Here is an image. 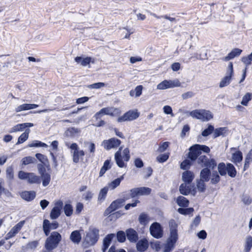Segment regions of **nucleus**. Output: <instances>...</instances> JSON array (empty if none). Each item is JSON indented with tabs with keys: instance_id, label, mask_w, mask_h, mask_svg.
Segmentation results:
<instances>
[{
	"instance_id": "1",
	"label": "nucleus",
	"mask_w": 252,
	"mask_h": 252,
	"mask_svg": "<svg viewBox=\"0 0 252 252\" xmlns=\"http://www.w3.org/2000/svg\"><path fill=\"white\" fill-rule=\"evenodd\" d=\"M189 151L188 153L189 159L184 160L180 165L181 168L184 170L189 169L192 162L195 161L202 152L209 153L210 149L209 147L204 145L195 144L189 148Z\"/></svg>"
},
{
	"instance_id": "2",
	"label": "nucleus",
	"mask_w": 252,
	"mask_h": 252,
	"mask_svg": "<svg viewBox=\"0 0 252 252\" xmlns=\"http://www.w3.org/2000/svg\"><path fill=\"white\" fill-rule=\"evenodd\" d=\"M61 239L62 236L59 233L52 232L45 241V247L46 250L50 251L57 248Z\"/></svg>"
},
{
	"instance_id": "3",
	"label": "nucleus",
	"mask_w": 252,
	"mask_h": 252,
	"mask_svg": "<svg viewBox=\"0 0 252 252\" xmlns=\"http://www.w3.org/2000/svg\"><path fill=\"white\" fill-rule=\"evenodd\" d=\"M218 171L220 175L225 176L227 173L231 178H234L236 176L237 171L234 165L228 163L225 165L223 162L220 163L218 167Z\"/></svg>"
},
{
	"instance_id": "4",
	"label": "nucleus",
	"mask_w": 252,
	"mask_h": 252,
	"mask_svg": "<svg viewBox=\"0 0 252 252\" xmlns=\"http://www.w3.org/2000/svg\"><path fill=\"white\" fill-rule=\"evenodd\" d=\"M123 147H120L119 150L115 154V159L118 166L121 168L124 167L126 164L123 160V158L126 161H128L130 159L129 151L127 148H125L123 152V156H122V150Z\"/></svg>"
},
{
	"instance_id": "5",
	"label": "nucleus",
	"mask_w": 252,
	"mask_h": 252,
	"mask_svg": "<svg viewBox=\"0 0 252 252\" xmlns=\"http://www.w3.org/2000/svg\"><path fill=\"white\" fill-rule=\"evenodd\" d=\"M18 176L20 180H26L30 184H39L41 183L40 177L32 172L20 171Z\"/></svg>"
},
{
	"instance_id": "6",
	"label": "nucleus",
	"mask_w": 252,
	"mask_h": 252,
	"mask_svg": "<svg viewBox=\"0 0 252 252\" xmlns=\"http://www.w3.org/2000/svg\"><path fill=\"white\" fill-rule=\"evenodd\" d=\"M189 115L193 118L202 121H208L212 119L213 116L210 111L204 109H196L189 112Z\"/></svg>"
},
{
	"instance_id": "7",
	"label": "nucleus",
	"mask_w": 252,
	"mask_h": 252,
	"mask_svg": "<svg viewBox=\"0 0 252 252\" xmlns=\"http://www.w3.org/2000/svg\"><path fill=\"white\" fill-rule=\"evenodd\" d=\"M65 145L67 146L71 150V154L72 156V160L74 163L79 162L80 158H81L85 155V152L82 150H79L78 145L76 143L71 144L69 146L68 143H66Z\"/></svg>"
},
{
	"instance_id": "8",
	"label": "nucleus",
	"mask_w": 252,
	"mask_h": 252,
	"mask_svg": "<svg viewBox=\"0 0 252 252\" xmlns=\"http://www.w3.org/2000/svg\"><path fill=\"white\" fill-rule=\"evenodd\" d=\"M99 238V230L96 228H90L85 238V243L88 246L94 245Z\"/></svg>"
},
{
	"instance_id": "9",
	"label": "nucleus",
	"mask_w": 252,
	"mask_h": 252,
	"mask_svg": "<svg viewBox=\"0 0 252 252\" xmlns=\"http://www.w3.org/2000/svg\"><path fill=\"white\" fill-rule=\"evenodd\" d=\"M121 111L119 109L114 107H105L102 108L99 111L97 112L94 116V118L96 120L100 119L103 115H110L111 116H115L119 115Z\"/></svg>"
},
{
	"instance_id": "10",
	"label": "nucleus",
	"mask_w": 252,
	"mask_h": 252,
	"mask_svg": "<svg viewBox=\"0 0 252 252\" xmlns=\"http://www.w3.org/2000/svg\"><path fill=\"white\" fill-rule=\"evenodd\" d=\"M197 163L202 167L214 169L217 165L216 160L213 159H209L206 156H199L197 159Z\"/></svg>"
},
{
	"instance_id": "11",
	"label": "nucleus",
	"mask_w": 252,
	"mask_h": 252,
	"mask_svg": "<svg viewBox=\"0 0 252 252\" xmlns=\"http://www.w3.org/2000/svg\"><path fill=\"white\" fill-rule=\"evenodd\" d=\"M233 74V66L232 62H230L228 64L226 76H224L220 82L219 87L223 88L228 86L231 81L232 76Z\"/></svg>"
},
{
	"instance_id": "12",
	"label": "nucleus",
	"mask_w": 252,
	"mask_h": 252,
	"mask_svg": "<svg viewBox=\"0 0 252 252\" xmlns=\"http://www.w3.org/2000/svg\"><path fill=\"white\" fill-rule=\"evenodd\" d=\"M150 231L151 235L155 238L159 239L163 236V229L158 222L153 223L150 227Z\"/></svg>"
},
{
	"instance_id": "13",
	"label": "nucleus",
	"mask_w": 252,
	"mask_h": 252,
	"mask_svg": "<svg viewBox=\"0 0 252 252\" xmlns=\"http://www.w3.org/2000/svg\"><path fill=\"white\" fill-rule=\"evenodd\" d=\"M139 116L137 111L129 110L125 113L123 116L117 119V122L122 123L126 121H131L136 119Z\"/></svg>"
},
{
	"instance_id": "14",
	"label": "nucleus",
	"mask_w": 252,
	"mask_h": 252,
	"mask_svg": "<svg viewBox=\"0 0 252 252\" xmlns=\"http://www.w3.org/2000/svg\"><path fill=\"white\" fill-rule=\"evenodd\" d=\"M121 143V140L116 138H111L109 140H105L102 143V146L107 150L118 147Z\"/></svg>"
},
{
	"instance_id": "15",
	"label": "nucleus",
	"mask_w": 252,
	"mask_h": 252,
	"mask_svg": "<svg viewBox=\"0 0 252 252\" xmlns=\"http://www.w3.org/2000/svg\"><path fill=\"white\" fill-rule=\"evenodd\" d=\"M24 223V220L20 221L19 222L16 224L14 227H13L9 231V232L6 235V236L5 237V240H8L15 236L21 229Z\"/></svg>"
},
{
	"instance_id": "16",
	"label": "nucleus",
	"mask_w": 252,
	"mask_h": 252,
	"mask_svg": "<svg viewBox=\"0 0 252 252\" xmlns=\"http://www.w3.org/2000/svg\"><path fill=\"white\" fill-rule=\"evenodd\" d=\"M63 205V203L61 200H59L56 203L55 207L52 209L50 213V217L52 219H56L60 216Z\"/></svg>"
},
{
	"instance_id": "17",
	"label": "nucleus",
	"mask_w": 252,
	"mask_h": 252,
	"mask_svg": "<svg viewBox=\"0 0 252 252\" xmlns=\"http://www.w3.org/2000/svg\"><path fill=\"white\" fill-rule=\"evenodd\" d=\"M124 202L125 199H118L114 201L106 210L105 213L106 215L111 213L112 212L122 206L124 205Z\"/></svg>"
},
{
	"instance_id": "18",
	"label": "nucleus",
	"mask_w": 252,
	"mask_h": 252,
	"mask_svg": "<svg viewBox=\"0 0 252 252\" xmlns=\"http://www.w3.org/2000/svg\"><path fill=\"white\" fill-rule=\"evenodd\" d=\"M169 227L170 229L169 237L175 239H178L177 233L178 224L174 220H171L169 221Z\"/></svg>"
},
{
	"instance_id": "19",
	"label": "nucleus",
	"mask_w": 252,
	"mask_h": 252,
	"mask_svg": "<svg viewBox=\"0 0 252 252\" xmlns=\"http://www.w3.org/2000/svg\"><path fill=\"white\" fill-rule=\"evenodd\" d=\"M33 126V124L31 123H25L22 124H19L13 126L9 130V132L13 133L17 131H20L24 130L26 127H32Z\"/></svg>"
},
{
	"instance_id": "20",
	"label": "nucleus",
	"mask_w": 252,
	"mask_h": 252,
	"mask_svg": "<svg viewBox=\"0 0 252 252\" xmlns=\"http://www.w3.org/2000/svg\"><path fill=\"white\" fill-rule=\"evenodd\" d=\"M21 198L30 202L33 200L36 196V192L34 191H23L20 193Z\"/></svg>"
},
{
	"instance_id": "21",
	"label": "nucleus",
	"mask_w": 252,
	"mask_h": 252,
	"mask_svg": "<svg viewBox=\"0 0 252 252\" xmlns=\"http://www.w3.org/2000/svg\"><path fill=\"white\" fill-rule=\"evenodd\" d=\"M115 235L113 233H111L107 235L103 240V245L102 248V252H106L110 244L112 239L115 237Z\"/></svg>"
},
{
	"instance_id": "22",
	"label": "nucleus",
	"mask_w": 252,
	"mask_h": 252,
	"mask_svg": "<svg viewBox=\"0 0 252 252\" xmlns=\"http://www.w3.org/2000/svg\"><path fill=\"white\" fill-rule=\"evenodd\" d=\"M126 237L127 239L130 242L135 243L138 239V234L137 232L132 228H129L126 230Z\"/></svg>"
},
{
	"instance_id": "23",
	"label": "nucleus",
	"mask_w": 252,
	"mask_h": 252,
	"mask_svg": "<svg viewBox=\"0 0 252 252\" xmlns=\"http://www.w3.org/2000/svg\"><path fill=\"white\" fill-rule=\"evenodd\" d=\"M177 240V239L169 237L167 240L166 243L164 245L163 252H171L174 248L175 244Z\"/></svg>"
},
{
	"instance_id": "24",
	"label": "nucleus",
	"mask_w": 252,
	"mask_h": 252,
	"mask_svg": "<svg viewBox=\"0 0 252 252\" xmlns=\"http://www.w3.org/2000/svg\"><path fill=\"white\" fill-rule=\"evenodd\" d=\"M242 52V50L241 49L239 48H234L227 55V56L223 59V60L224 61H228L234 59L235 57L239 56Z\"/></svg>"
},
{
	"instance_id": "25",
	"label": "nucleus",
	"mask_w": 252,
	"mask_h": 252,
	"mask_svg": "<svg viewBox=\"0 0 252 252\" xmlns=\"http://www.w3.org/2000/svg\"><path fill=\"white\" fill-rule=\"evenodd\" d=\"M38 107V105L35 104L24 103L20 105L15 108L16 112H19L22 111L33 109Z\"/></svg>"
},
{
	"instance_id": "26",
	"label": "nucleus",
	"mask_w": 252,
	"mask_h": 252,
	"mask_svg": "<svg viewBox=\"0 0 252 252\" xmlns=\"http://www.w3.org/2000/svg\"><path fill=\"white\" fill-rule=\"evenodd\" d=\"M194 178V173L191 171L187 170L183 173L182 180L186 184L191 183Z\"/></svg>"
},
{
	"instance_id": "27",
	"label": "nucleus",
	"mask_w": 252,
	"mask_h": 252,
	"mask_svg": "<svg viewBox=\"0 0 252 252\" xmlns=\"http://www.w3.org/2000/svg\"><path fill=\"white\" fill-rule=\"evenodd\" d=\"M148 247V242L146 239L139 240L136 244V248L138 251L144 252Z\"/></svg>"
},
{
	"instance_id": "28",
	"label": "nucleus",
	"mask_w": 252,
	"mask_h": 252,
	"mask_svg": "<svg viewBox=\"0 0 252 252\" xmlns=\"http://www.w3.org/2000/svg\"><path fill=\"white\" fill-rule=\"evenodd\" d=\"M211 171L208 168H204L200 172V177L201 180L208 182L209 181Z\"/></svg>"
},
{
	"instance_id": "29",
	"label": "nucleus",
	"mask_w": 252,
	"mask_h": 252,
	"mask_svg": "<svg viewBox=\"0 0 252 252\" xmlns=\"http://www.w3.org/2000/svg\"><path fill=\"white\" fill-rule=\"evenodd\" d=\"M75 61L77 63L85 66L90 64L92 61V58L91 57L83 58L81 57H76L75 58Z\"/></svg>"
},
{
	"instance_id": "30",
	"label": "nucleus",
	"mask_w": 252,
	"mask_h": 252,
	"mask_svg": "<svg viewBox=\"0 0 252 252\" xmlns=\"http://www.w3.org/2000/svg\"><path fill=\"white\" fill-rule=\"evenodd\" d=\"M124 178V175H122L120 177L118 178L109 183L107 187L110 189H114L120 185L121 181L123 180Z\"/></svg>"
},
{
	"instance_id": "31",
	"label": "nucleus",
	"mask_w": 252,
	"mask_h": 252,
	"mask_svg": "<svg viewBox=\"0 0 252 252\" xmlns=\"http://www.w3.org/2000/svg\"><path fill=\"white\" fill-rule=\"evenodd\" d=\"M70 239L74 243L78 244L81 240V236L78 230H75L71 232Z\"/></svg>"
},
{
	"instance_id": "32",
	"label": "nucleus",
	"mask_w": 252,
	"mask_h": 252,
	"mask_svg": "<svg viewBox=\"0 0 252 252\" xmlns=\"http://www.w3.org/2000/svg\"><path fill=\"white\" fill-rule=\"evenodd\" d=\"M227 129L226 127H219L218 128H214L213 131V138H216L220 136H224L225 133L227 132Z\"/></svg>"
},
{
	"instance_id": "33",
	"label": "nucleus",
	"mask_w": 252,
	"mask_h": 252,
	"mask_svg": "<svg viewBox=\"0 0 252 252\" xmlns=\"http://www.w3.org/2000/svg\"><path fill=\"white\" fill-rule=\"evenodd\" d=\"M232 161L236 164L237 163H240L243 159L242 153L240 151H237L233 153L232 156Z\"/></svg>"
},
{
	"instance_id": "34",
	"label": "nucleus",
	"mask_w": 252,
	"mask_h": 252,
	"mask_svg": "<svg viewBox=\"0 0 252 252\" xmlns=\"http://www.w3.org/2000/svg\"><path fill=\"white\" fill-rule=\"evenodd\" d=\"M30 132V129L28 128L26 129L25 131L23 132L18 138V141L16 143V145H18L23 143L26 141L29 137V135Z\"/></svg>"
},
{
	"instance_id": "35",
	"label": "nucleus",
	"mask_w": 252,
	"mask_h": 252,
	"mask_svg": "<svg viewBox=\"0 0 252 252\" xmlns=\"http://www.w3.org/2000/svg\"><path fill=\"white\" fill-rule=\"evenodd\" d=\"M35 157L42 163L46 166L48 170L50 169V165L48 164V159L45 156L41 154L37 153L35 155Z\"/></svg>"
},
{
	"instance_id": "36",
	"label": "nucleus",
	"mask_w": 252,
	"mask_h": 252,
	"mask_svg": "<svg viewBox=\"0 0 252 252\" xmlns=\"http://www.w3.org/2000/svg\"><path fill=\"white\" fill-rule=\"evenodd\" d=\"M252 161V150H251L246 155L245 164L244 165V171H246L248 169L250 166V164Z\"/></svg>"
},
{
	"instance_id": "37",
	"label": "nucleus",
	"mask_w": 252,
	"mask_h": 252,
	"mask_svg": "<svg viewBox=\"0 0 252 252\" xmlns=\"http://www.w3.org/2000/svg\"><path fill=\"white\" fill-rule=\"evenodd\" d=\"M177 204L181 207H186L189 206V200L184 196H180L177 199Z\"/></svg>"
},
{
	"instance_id": "38",
	"label": "nucleus",
	"mask_w": 252,
	"mask_h": 252,
	"mask_svg": "<svg viewBox=\"0 0 252 252\" xmlns=\"http://www.w3.org/2000/svg\"><path fill=\"white\" fill-rule=\"evenodd\" d=\"M40 180H42V185L43 187L47 186L51 181V175L49 173H47L40 175Z\"/></svg>"
},
{
	"instance_id": "39",
	"label": "nucleus",
	"mask_w": 252,
	"mask_h": 252,
	"mask_svg": "<svg viewBox=\"0 0 252 252\" xmlns=\"http://www.w3.org/2000/svg\"><path fill=\"white\" fill-rule=\"evenodd\" d=\"M111 168L110 160L107 159L104 162L103 165L100 169L99 172V176H102L106 171Z\"/></svg>"
},
{
	"instance_id": "40",
	"label": "nucleus",
	"mask_w": 252,
	"mask_h": 252,
	"mask_svg": "<svg viewBox=\"0 0 252 252\" xmlns=\"http://www.w3.org/2000/svg\"><path fill=\"white\" fill-rule=\"evenodd\" d=\"M138 220L141 224L146 225L149 221V217L147 214L143 213L139 215Z\"/></svg>"
},
{
	"instance_id": "41",
	"label": "nucleus",
	"mask_w": 252,
	"mask_h": 252,
	"mask_svg": "<svg viewBox=\"0 0 252 252\" xmlns=\"http://www.w3.org/2000/svg\"><path fill=\"white\" fill-rule=\"evenodd\" d=\"M36 161V159L32 157L28 156L23 158L22 159V165H27L31 163H34Z\"/></svg>"
},
{
	"instance_id": "42",
	"label": "nucleus",
	"mask_w": 252,
	"mask_h": 252,
	"mask_svg": "<svg viewBox=\"0 0 252 252\" xmlns=\"http://www.w3.org/2000/svg\"><path fill=\"white\" fill-rule=\"evenodd\" d=\"M6 177L10 181H12L14 179V167L12 165L6 168Z\"/></svg>"
},
{
	"instance_id": "43",
	"label": "nucleus",
	"mask_w": 252,
	"mask_h": 252,
	"mask_svg": "<svg viewBox=\"0 0 252 252\" xmlns=\"http://www.w3.org/2000/svg\"><path fill=\"white\" fill-rule=\"evenodd\" d=\"M179 191L180 193L183 195H187L189 193L190 189L187 184L184 183L182 184L179 188Z\"/></svg>"
},
{
	"instance_id": "44",
	"label": "nucleus",
	"mask_w": 252,
	"mask_h": 252,
	"mask_svg": "<svg viewBox=\"0 0 252 252\" xmlns=\"http://www.w3.org/2000/svg\"><path fill=\"white\" fill-rule=\"evenodd\" d=\"M214 127L211 125H209L208 127L202 131L201 135L204 137L208 136L213 132Z\"/></svg>"
},
{
	"instance_id": "45",
	"label": "nucleus",
	"mask_w": 252,
	"mask_h": 252,
	"mask_svg": "<svg viewBox=\"0 0 252 252\" xmlns=\"http://www.w3.org/2000/svg\"><path fill=\"white\" fill-rule=\"evenodd\" d=\"M43 224H44V225L48 226L49 228H50V229H55L59 226V224L56 221L50 223L49 220H44Z\"/></svg>"
},
{
	"instance_id": "46",
	"label": "nucleus",
	"mask_w": 252,
	"mask_h": 252,
	"mask_svg": "<svg viewBox=\"0 0 252 252\" xmlns=\"http://www.w3.org/2000/svg\"><path fill=\"white\" fill-rule=\"evenodd\" d=\"M252 247V237L250 236L247 237L245 243V252H249Z\"/></svg>"
},
{
	"instance_id": "47",
	"label": "nucleus",
	"mask_w": 252,
	"mask_h": 252,
	"mask_svg": "<svg viewBox=\"0 0 252 252\" xmlns=\"http://www.w3.org/2000/svg\"><path fill=\"white\" fill-rule=\"evenodd\" d=\"M241 61L245 64L246 67H248L251 64L252 61V52L248 56L242 58Z\"/></svg>"
},
{
	"instance_id": "48",
	"label": "nucleus",
	"mask_w": 252,
	"mask_h": 252,
	"mask_svg": "<svg viewBox=\"0 0 252 252\" xmlns=\"http://www.w3.org/2000/svg\"><path fill=\"white\" fill-rule=\"evenodd\" d=\"M252 98V94L250 93H246L243 97L241 103L245 106H247L249 101H250Z\"/></svg>"
},
{
	"instance_id": "49",
	"label": "nucleus",
	"mask_w": 252,
	"mask_h": 252,
	"mask_svg": "<svg viewBox=\"0 0 252 252\" xmlns=\"http://www.w3.org/2000/svg\"><path fill=\"white\" fill-rule=\"evenodd\" d=\"M63 211L65 215L67 217H69L73 213L72 206L69 204H66L63 207Z\"/></svg>"
},
{
	"instance_id": "50",
	"label": "nucleus",
	"mask_w": 252,
	"mask_h": 252,
	"mask_svg": "<svg viewBox=\"0 0 252 252\" xmlns=\"http://www.w3.org/2000/svg\"><path fill=\"white\" fill-rule=\"evenodd\" d=\"M170 88L169 80H165L157 85L158 90H165Z\"/></svg>"
},
{
	"instance_id": "51",
	"label": "nucleus",
	"mask_w": 252,
	"mask_h": 252,
	"mask_svg": "<svg viewBox=\"0 0 252 252\" xmlns=\"http://www.w3.org/2000/svg\"><path fill=\"white\" fill-rule=\"evenodd\" d=\"M169 157V154L168 153L160 154L157 157L156 159L158 162L163 163L168 159Z\"/></svg>"
},
{
	"instance_id": "52",
	"label": "nucleus",
	"mask_w": 252,
	"mask_h": 252,
	"mask_svg": "<svg viewBox=\"0 0 252 252\" xmlns=\"http://www.w3.org/2000/svg\"><path fill=\"white\" fill-rule=\"evenodd\" d=\"M108 189L106 186L100 190L98 197L99 200H103L105 198Z\"/></svg>"
},
{
	"instance_id": "53",
	"label": "nucleus",
	"mask_w": 252,
	"mask_h": 252,
	"mask_svg": "<svg viewBox=\"0 0 252 252\" xmlns=\"http://www.w3.org/2000/svg\"><path fill=\"white\" fill-rule=\"evenodd\" d=\"M138 189L139 195H149L151 192V189L147 187L138 188Z\"/></svg>"
},
{
	"instance_id": "54",
	"label": "nucleus",
	"mask_w": 252,
	"mask_h": 252,
	"mask_svg": "<svg viewBox=\"0 0 252 252\" xmlns=\"http://www.w3.org/2000/svg\"><path fill=\"white\" fill-rule=\"evenodd\" d=\"M28 147H42L46 148L48 147V145L42 142L39 141H34L32 143L28 144Z\"/></svg>"
},
{
	"instance_id": "55",
	"label": "nucleus",
	"mask_w": 252,
	"mask_h": 252,
	"mask_svg": "<svg viewBox=\"0 0 252 252\" xmlns=\"http://www.w3.org/2000/svg\"><path fill=\"white\" fill-rule=\"evenodd\" d=\"M220 181V177L217 171H214L211 175V182L213 184H217Z\"/></svg>"
},
{
	"instance_id": "56",
	"label": "nucleus",
	"mask_w": 252,
	"mask_h": 252,
	"mask_svg": "<svg viewBox=\"0 0 252 252\" xmlns=\"http://www.w3.org/2000/svg\"><path fill=\"white\" fill-rule=\"evenodd\" d=\"M205 182L203 180H199L197 182V189L199 192H204L206 189Z\"/></svg>"
},
{
	"instance_id": "57",
	"label": "nucleus",
	"mask_w": 252,
	"mask_h": 252,
	"mask_svg": "<svg viewBox=\"0 0 252 252\" xmlns=\"http://www.w3.org/2000/svg\"><path fill=\"white\" fill-rule=\"evenodd\" d=\"M194 211L193 208H180L178 209V212L182 215H189L192 213Z\"/></svg>"
},
{
	"instance_id": "58",
	"label": "nucleus",
	"mask_w": 252,
	"mask_h": 252,
	"mask_svg": "<svg viewBox=\"0 0 252 252\" xmlns=\"http://www.w3.org/2000/svg\"><path fill=\"white\" fill-rule=\"evenodd\" d=\"M38 245V241H33L28 243L26 246V248L27 250H34Z\"/></svg>"
},
{
	"instance_id": "59",
	"label": "nucleus",
	"mask_w": 252,
	"mask_h": 252,
	"mask_svg": "<svg viewBox=\"0 0 252 252\" xmlns=\"http://www.w3.org/2000/svg\"><path fill=\"white\" fill-rule=\"evenodd\" d=\"M241 200L243 203L246 205H249L252 202V199L249 195L247 194L243 195Z\"/></svg>"
},
{
	"instance_id": "60",
	"label": "nucleus",
	"mask_w": 252,
	"mask_h": 252,
	"mask_svg": "<svg viewBox=\"0 0 252 252\" xmlns=\"http://www.w3.org/2000/svg\"><path fill=\"white\" fill-rule=\"evenodd\" d=\"M117 240L120 242H124L126 240V233L123 231H119L117 234Z\"/></svg>"
},
{
	"instance_id": "61",
	"label": "nucleus",
	"mask_w": 252,
	"mask_h": 252,
	"mask_svg": "<svg viewBox=\"0 0 252 252\" xmlns=\"http://www.w3.org/2000/svg\"><path fill=\"white\" fill-rule=\"evenodd\" d=\"M169 83L170 88L178 87L181 86V83L178 79L169 80Z\"/></svg>"
},
{
	"instance_id": "62",
	"label": "nucleus",
	"mask_w": 252,
	"mask_h": 252,
	"mask_svg": "<svg viewBox=\"0 0 252 252\" xmlns=\"http://www.w3.org/2000/svg\"><path fill=\"white\" fill-rule=\"evenodd\" d=\"M169 83L170 88L178 87L181 86V83L178 79L169 80Z\"/></svg>"
},
{
	"instance_id": "63",
	"label": "nucleus",
	"mask_w": 252,
	"mask_h": 252,
	"mask_svg": "<svg viewBox=\"0 0 252 252\" xmlns=\"http://www.w3.org/2000/svg\"><path fill=\"white\" fill-rule=\"evenodd\" d=\"M169 144V142H164L162 143H161L158 149V152L159 153H162L164 152L167 148L168 147Z\"/></svg>"
},
{
	"instance_id": "64",
	"label": "nucleus",
	"mask_w": 252,
	"mask_h": 252,
	"mask_svg": "<svg viewBox=\"0 0 252 252\" xmlns=\"http://www.w3.org/2000/svg\"><path fill=\"white\" fill-rule=\"evenodd\" d=\"M45 165L43 163H39L37 165V169L39 174L41 175L42 174L47 173L46 172Z\"/></svg>"
}]
</instances>
